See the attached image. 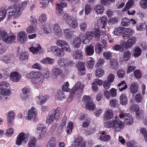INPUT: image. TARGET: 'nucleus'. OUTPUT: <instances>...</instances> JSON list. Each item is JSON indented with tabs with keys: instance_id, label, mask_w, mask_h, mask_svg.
<instances>
[{
	"instance_id": "ea45409f",
	"label": "nucleus",
	"mask_w": 147,
	"mask_h": 147,
	"mask_svg": "<svg viewBox=\"0 0 147 147\" xmlns=\"http://www.w3.org/2000/svg\"><path fill=\"white\" fill-rule=\"evenodd\" d=\"M53 30L55 34L60 35L61 34V30L58 24H56L53 25Z\"/></svg>"
},
{
	"instance_id": "a18cd8bd",
	"label": "nucleus",
	"mask_w": 147,
	"mask_h": 147,
	"mask_svg": "<svg viewBox=\"0 0 147 147\" xmlns=\"http://www.w3.org/2000/svg\"><path fill=\"white\" fill-rule=\"evenodd\" d=\"M99 139L101 141L104 142H107L111 140V137L109 135H100Z\"/></svg>"
},
{
	"instance_id": "e2e57ef3",
	"label": "nucleus",
	"mask_w": 147,
	"mask_h": 147,
	"mask_svg": "<svg viewBox=\"0 0 147 147\" xmlns=\"http://www.w3.org/2000/svg\"><path fill=\"white\" fill-rule=\"evenodd\" d=\"M6 10L3 8L0 9V18H5L6 17Z\"/></svg>"
},
{
	"instance_id": "b1692460",
	"label": "nucleus",
	"mask_w": 147,
	"mask_h": 147,
	"mask_svg": "<svg viewBox=\"0 0 147 147\" xmlns=\"http://www.w3.org/2000/svg\"><path fill=\"white\" fill-rule=\"evenodd\" d=\"M66 21L69 26L73 28H76L78 26V23L75 19H67Z\"/></svg>"
},
{
	"instance_id": "6e6d98bb",
	"label": "nucleus",
	"mask_w": 147,
	"mask_h": 147,
	"mask_svg": "<svg viewBox=\"0 0 147 147\" xmlns=\"http://www.w3.org/2000/svg\"><path fill=\"white\" fill-rule=\"evenodd\" d=\"M16 36L14 34L8 35L7 38V40L6 42L7 43H11L13 42L15 39Z\"/></svg>"
},
{
	"instance_id": "58836bf2",
	"label": "nucleus",
	"mask_w": 147,
	"mask_h": 147,
	"mask_svg": "<svg viewBox=\"0 0 147 147\" xmlns=\"http://www.w3.org/2000/svg\"><path fill=\"white\" fill-rule=\"evenodd\" d=\"M19 56L20 59L22 60H26L28 59V54L27 52H22L20 53Z\"/></svg>"
},
{
	"instance_id": "c756f323",
	"label": "nucleus",
	"mask_w": 147,
	"mask_h": 147,
	"mask_svg": "<svg viewBox=\"0 0 147 147\" xmlns=\"http://www.w3.org/2000/svg\"><path fill=\"white\" fill-rule=\"evenodd\" d=\"M56 12L57 15L59 16H61L63 14V18H71V16L69 13H64L63 10H60L59 11H56Z\"/></svg>"
},
{
	"instance_id": "393cba45",
	"label": "nucleus",
	"mask_w": 147,
	"mask_h": 147,
	"mask_svg": "<svg viewBox=\"0 0 147 147\" xmlns=\"http://www.w3.org/2000/svg\"><path fill=\"white\" fill-rule=\"evenodd\" d=\"M131 53L129 50L125 51L123 53V59L125 61H128L130 58Z\"/></svg>"
},
{
	"instance_id": "f8f14e48",
	"label": "nucleus",
	"mask_w": 147,
	"mask_h": 147,
	"mask_svg": "<svg viewBox=\"0 0 147 147\" xmlns=\"http://www.w3.org/2000/svg\"><path fill=\"white\" fill-rule=\"evenodd\" d=\"M27 35L26 33L24 31H21L18 34V39L19 42L22 43H24L26 41Z\"/></svg>"
},
{
	"instance_id": "8fccbe9b",
	"label": "nucleus",
	"mask_w": 147,
	"mask_h": 147,
	"mask_svg": "<svg viewBox=\"0 0 147 147\" xmlns=\"http://www.w3.org/2000/svg\"><path fill=\"white\" fill-rule=\"evenodd\" d=\"M117 86L119 87V90L120 91H123L127 88V86L125 85L124 81H123L121 83L118 84Z\"/></svg>"
},
{
	"instance_id": "4d7b16f0",
	"label": "nucleus",
	"mask_w": 147,
	"mask_h": 147,
	"mask_svg": "<svg viewBox=\"0 0 147 147\" xmlns=\"http://www.w3.org/2000/svg\"><path fill=\"white\" fill-rule=\"evenodd\" d=\"M112 53L109 51L105 52L103 53V57L107 60L110 59L112 57Z\"/></svg>"
},
{
	"instance_id": "473e14b6",
	"label": "nucleus",
	"mask_w": 147,
	"mask_h": 147,
	"mask_svg": "<svg viewBox=\"0 0 147 147\" xmlns=\"http://www.w3.org/2000/svg\"><path fill=\"white\" fill-rule=\"evenodd\" d=\"M81 42V39L79 37L75 38L73 42L74 47L76 48L80 47Z\"/></svg>"
},
{
	"instance_id": "1a4fd4ad",
	"label": "nucleus",
	"mask_w": 147,
	"mask_h": 147,
	"mask_svg": "<svg viewBox=\"0 0 147 147\" xmlns=\"http://www.w3.org/2000/svg\"><path fill=\"white\" fill-rule=\"evenodd\" d=\"M36 131L38 133L40 134L38 137L39 139L44 137L46 132V127H44L43 125L41 124L38 125Z\"/></svg>"
},
{
	"instance_id": "bf43d9fd",
	"label": "nucleus",
	"mask_w": 147,
	"mask_h": 147,
	"mask_svg": "<svg viewBox=\"0 0 147 147\" xmlns=\"http://www.w3.org/2000/svg\"><path fill=\"white\" fill-rule=\"evenodd\" d=\"M64 44L65 45H64V47L61 49L63 50H64L65 51L68 52H71V48L68 43L66 41V43H64Z\"/></svg>"
},
{
	"instance_id": "79ce46f5",
	"label": "nucleus",
	"mask_w": 147,
	"mask_h": 147,
	"mask_svg": "<svg viewBox=\"0 0 147 147\" xmlns=\"http://www.w3.org/2000/svg\"><path fill=\"white\" fill-rule=\"evenodd\" d=\"M43 80L40 77L37 79H32V82L33 84L37 85L41 84L43 82Z\"/></svg>"
},
{
	"instance_id": "864d4df0",
	"label": "nucleus",
	"mask_w": 147,
	"mask_h": 147,
	"mask_svg": "<svg viewBox=\"0 0 147 147\" xmlns=\"http://www.w3.org/2000/svg\"><path fill=\"white\" fill-rule=\"evenodd\" d=\"M9 84L6 81H2L0 83V89L4 88H10Z\"/></svg>"
},
{
	"instance_id": "bb28decb",
	"label": "nucleus",
	"mask_w": 147,
	"mask_h": 147,
	"mask_svg": "<svg viewBox=\"0 0 147 147\" xmlns=\"http://www.w3.org/2000/svg\"><path fill=\"white\" fill-rule=\"evenodd\" d=\"M141 50L139 47H135L133 51V56L135 58L138 57L141 55Z\"/></svg>"
},
{
	"instance_id": "9d476101",
	"label": "nucleus",
	"mask_w": 147,
	"mask_h": 147,
	"mask_svg": "<svg viewBox=\"0 0 147 147\" xmlns=\"http://www.w3.org/2000/svg\"><path fill=\"white\" fill-rule=\"evenodd\" d=\"M136 38L135 36L129 38L125 42V47L126 49L130 48L136 44Z\"/></svg>"
},
{
	"instance_id": "13d9d810",
	"label": "nucleus",
	"mask_w": 147,
	"mask_h": 147,
	"mask_svg": "<svg viewBox=\"0 0 147 147\" xmlns=\"http://www.w3.org/2000/svg\"><path fill=\"white\" fill-rule=\"evenodd\" d=\"M82 138L80 137H78L75 140L74 145L75 147H78L81 144Z\"/></svg>"
},
{
	"instance_id": "423d86ee",
	"label": "nucleus",
	"mask_w": 147,
	"mask_h": 147,
	"mask_svg": "<svg viewBox=\"0 0 147 147\" xmlns=\"http://www.w3.org/2000/svg\"><path fill=\"white\" fill-rule=\"evenodd\" d=\"M31 24L26 29V32L28 34L34 33L38 30L37 19H32Z\"/></svg>"
},
{
	"instance_id": "c85d7f7f",
	"label": "nucleus",
	"mask_w": 147,
	"mask_h": 147,
	"mask_svg": "<svg viewBox=\"0 0 147 147\" xmlns=\"http://www.w3.org/2000/svg\"><path fill=\"white\" fill-rule=\"evenodd\" d=\"M74 32L71 30L70 29L68 28L64 30V34L66 38L70 39L72 37Z\"/></svg>"
},
{
	"instance_id": "680f3d73",
	"label": "nucleus",
	"mask_w": 147,
	"mask_h": 147,
	"mask_svg": "<svg viewBox=\"0 0 147 147\" xmlns=\"http://www.w3.org/2000/svg\"><path fill=\"white\" fill-rule=\"evenodd\" d=\"M140 133L144 136L145 141L147 142V131L144 128H142L140 129Z\"/></svg>"
},
{
	"instance_id": "69168bd1",
	"label": "nucleus",
	"mask_w": 147,
	"mask_h": 147,
	"mask_svg": "<svg viewBox=\"0 0 147 147\" xmlns=\"http://www.w3.org/2000/svg\"><path fill=\"white\" fill-rule=\"evenodd\" d=\"M110 61L111 67L112 69L115 68L117 66L118 62L115 59H111Z\"/></svg>"
},
{
	"instance_id": "dca6fc26",
	"label": "nucleus",
	"mask_w": 147,
	"mask_h": 147,
	"mask_svg": "<svg viewBox=\"0 0 147 147\" xmlns=\"http://www.w3.org/2000/svg\"><path fill=\"white\" fill-rule=\"evenodd\" d=\"M134 34L133 30L129 28H126L124 32L123 37L124 39H126L133 35Z\"/></svg>"
},
{
	"instance_id": "a878e982",
	"label": "nucleus",
	"mask_w": 147,
	"mask_h": 147,
	"mask_svg": "<svg viewBox=\"0 0 147 147\" xmlns=\"http://www.w3.org/2000/svg\"><path fill=\"white\" fill-rule=\"evenodd\" d=\"M105 120H108L111 119L113 116V114L112 110L109 109L106 111L105 113Z\"/></svg>"
},
{
	"instance_id": "2f4dec72",
	"label": "nucleus",
	"mask_w": 147,
	"mask_h": 147,
	"mask_svg": "<svg viewBox=\"0 0 147 147\" xmlns=\"http://www.w3.org/2000/svg\"><path fill=\"white\" fill-rule=\"evenodd\" d=\"M120 102L122 105H125L127 102V98L124 94H122L120 97Z\"/></svg>"
},
{
	"instance_id": "aec40b11",
	"label": "nucleus",
	"mask_w": 147,
	"mask_h": 147,
	"mask_svg": "<svg viewBox=\"0 0 147 147\" xmlns=\"http://www.w3.org/2000/svg\"><path fill=\"white\" fill-rule=\"evenodd\" d=\"M124 121L125 124L130 125L133 122V118L129 114H127L125 117Z\"/></svg>"
},
{
	"instance_id": "09e8293b",
	"label": "nucleus",
	"mask_w": 147,
	"mask_h": 147,
	"mask_svg": "<svg viewBox=\"0 0 147 147\" xmlns=\"http://www.w3.org/2000/svg\"><path fill=\"white\" fill-rule=\"evenodd\" d=\"M146 26L144 23H140L136 26V30L138 31H142L145 30Z\"/></svg>"
},
{
	"instance_id": "e433bc0d",
	"label": "nucleus",
	"mask_w": 147,
	"mask_h": 147,
	"mask_svg": "<svg viewBox=\"0 0 147 147\" xmlns=\"http://www.w3.org/2000/svg\"><path fill=\"white\" fill-rule=\"evenodd\" d=\"M38 47H30L29 48L30 51L33 54H37L39 51H40L41 49V47L40 45L38 44Z\"/></svg>"
},
{
	"instance_id": "de8ad7c7",
	"label": "nucleus",
	"mask_w": 147,
	"mask_h": 147,
	"mask_svg": "<svg viewBox=\"0 0 147 147\" xmlns=\"http://www.w3.org/2000/svg\"><path fill=\"white\" fill-rule=\"evenodd\" d=\"M61 111V108L59 107H58L56 109L54 114H53L54 115L55 119L56 120L58 119H59Z\"/></svg>"
},
{
	"instance_id": "5fc2aeb1",
	"label": "nucleus",
	"mask_w": 147,
	"mask_h": 147,
	"mask_svg": "<svg viewBox=\"0 0 147 147\" xmlns=\"http://www.w3.org/2000/svg\"><path fill=\"white\" fill-rule=\"evenodd\" d=\"M73 123L72 122H70L68 123L66 129L67 134H69L71 133L73 128Z\"/></svg>"
},
{
	"instance_id": "7ed1b4c3",
	"label": "nucleus",
	"mask_w": 147,
	"mask_h": 147,
	"mask_svg": "<svg viewBox=\"0 0 147 147\" xmlns=\"http://www.w3.org/2000/svg\"><path fill=\"white\" fill-rule=\"evenodd\" d=\"M119 118L117 117H115V119L113 121H109L105 122L104 123L105 127L109 128L111 127H113L115 129L118 128L122 129L124 127V125L119 121Z\"/></svg>"
},
{
	"instance_id": "338daca9",
	"label": "nucleus",
	"mask_w": 147,
	"mask_h": 147,
	"mask_svg": "<svg viewBox=\"0 0 147 147\" xmlns=\"http://www.w3.org/2000/svg\"><path fill=\"white\" fill-rule=\"evenodd\" d=\"M69 86L68 82H67L64 83V84L62 86V91L69 92L70 90V88L68 87Z\"/></svg>"
},
{
	"instance_id": "cd10ccee",
	"label": "nucleus",
	"mask_w": 147,
	"mask_h": 147,
	"mask_svg": "<svg viewBox=\"0 0 147 147\" xmlns=\"http://www.w3.org/2000/svg\"><path fill=\"white\" fill-rule=\"evenodd\" d=\"M137 86V83L135 82L133 83L131 86L130 91L131 93H132L133 96L137 92L138 87Z\"/></svg>"
},
{
	"instance_id": "6e6552de",
	"label": "nucleus",
	"mask_w": 147,
	"mask_h": 147,
	"mask_svg": "<svg viewBox=\"0 0 147 147\" xmlns=\"http://www.w3.org/2000/svg\"><path fill=\"white\" fill-rule=\"evenodd\" d=\"M50 51H51L56 56L62 57L64 55L63 50L56 46L51 47L50 48Z\"/></svg>"
},
{
	"instance_id": "f257e3e1",
	"label": "nucleus",
	"mask_w": 147,
	"mask_h": 147,
	"mask_svg": "<svg viewBox=\"0 0 147 147\" xmlns=\"http://www.w3.org/2000/svg\"><path fill=\"white\" fill-rule=\"evenodd\" d=\"M29 3V1H26L22 2L18 6L16 4L9 6L7 9L8 11V18H18L21 15V11L25 9Z\"/></svg>"
},
{
	"instance_id": "412c9836",
	"label": "nucleus",
	"mask_w": 147,
	"mask_h": 147,
	"mask_svg": "<svg viewBox=\"0 0 147 147\" xmlns=\"http://www.w3.org/2000/svg\"><path fill=\"white\" fill-rule=\"evenodd\" d=\"M78 73L81 75H84L85 74V67L83 63L80 62L78 65Z\"/></svg>"
},
{
	"instance_id": "a19ab883",
	"label": "nucleus",
	"mask_w": 147,
	"mask_h": 147,
	"mask_svg": "<svg viewBox=\"0 0 147 147\" xmlns=\"http://www.w3.org/2000/svg\"><path fill=\"white\" fill-rule=\"evenodd\" d=\"M65 94L64 92L61 90L58 91V93L56 95V98L59 100H62L65 98Z\"/></svg>"
},
{
	"instance_id": "ddd939ff",
	"label": "nucleus",
	"mask_w": 147,
	"mask_h": 147,
	"mask_svg": "<svg viewBox=\"0 0 147 147\" xmlns=\"http://www.w3.org/2000/svg\"><path fill=\"white\" fill-rule=\"evenodd\" d=\"M58 64L63 67H65L70 64L69 60L64 58H60L57 61Z\"/></svg>"
},
{
	"instance_id": "f3484780",
	"label": "nucleus",
	"mask_w": 147,
	"mask_h": 147,
	"mask_svg": "<svg viewBox=\"0 0 147 147\" xmlns=\"http://www.w3.org/2000/svg\"><path fill=\"white\" fill-rule=\"evenodd\" d=\"M25 134L24 133H20L18 136L16 144L18 146H20L22 144V142L25 140Z\"/></svg>"
},
{
	"instance_id": "f03ea898",
	"label": "nucleus",
	"mask_w": 147,
	"mask_h": 147,
	"mask_svg": "<svg viewBox=\"0 0 147 147\" xmlns=\"http://www.w3.org/2000/svg\"><path fill=\"white\" fill-rule=\"evenodd\" d=\"M100 31L99 30L94 32H87L85 36L82 37V42L84 44H86L89 42L92 37L98 39L100 38Z\"/></svg>"
},
{
	"instance_id": "6ab92c4d",
	"label": "nucleus",
	"mask_w": 147,
	"mask_h": 147,
	"mask_svg": "<svg viewBox=\"0 0 147 147\" xmlns=\"http://www.w3.org/2000/svg\"><path fill=\"white\" fill-rule=\"evenodd\" d=\"M73 57L76 59H82L83 58V53L80 50H77L74 52Z\"/></svg>"
},
{
	"instance_id": "3c124183",
	"label": "nucleus",
	"mask_w": 147,
	"mask_h": 147,
	"mask_svg": "<svg viewBox=\"0 0 147 147\" xmlns=\"http://www.w3.org/2000/svg\"><path fill=\"white\" fill-rule=\"evenodd\" d=\"M0 91H1V93L2 94L5 95L9 96L11 94V91L10 90L9 88H4L2 89H0Z\"/></svg>"
},
{
	"instance_id": "4468645a",
	"label": "nucleus",
	"mask_w": 147,
	"mask_h": 147,
	"mask_svg": "<svg viewBox=\"0 0 147 147\" xmlns=\"http://www.w3.org/2000/svg\"><path fill=\"white\" fill-rule=\"evenodd\" d=\"M21 78V75L17 72H14L11 73L10 78L11 80L14 82H18Z\"/></svg>"
},
{
	"instance_id": "4c0bfd02",
	"label": "nucleus",
	"mask_w": 147,
	"mask_h": 147,
	"mask_svg": "<svg viewBox=\"0 0 147 147\" xmlns=\"http://www.w3.org/2000/svg\"><path fill=\"white\" fill-rule=\"evenodd\" d=\"M36 143V139L34 137L31 138L28 142L29 147H35Z\"/></svg>"
},
{
	"instance_id": "0e129e2a",
	"label": "nucleus",
	"mask_w": 147,
	"mask_h": 147,
	"mask_svg": "<svg viewBox=\"0 0 147 147\" xmlns=\"http://www.w3.org/2000/svg\"><path fill=\"white\" fill-rule=\"evenodd\" d=\"M38 98L40 102L41 105L44 104L46 102L47 99L46 96H42V95H40Z\"/></svg>"
},
{
	"instance_id": "7c9ffc66",
	"label": "nucleus",
	"mask_w": 147,
	"mask_h": 147,
	"mask_svg": "<svg viewBox=\"0 0 147 147\" xmlns=\"http://www.w3.org/2000/svg\"><path fill=\"white\" fill-rule=\"evenodd\" d=\"M105 47V46L102 45L100 43L96 45L95 46V51L96 53H97L100 54L101 53L102 51L103 50V48Z\"/></svg>"
},
{
	"instance_id": "f704fd0d",
	"label": "nucleus",
	"mask_w": 147,
	"mask_h": 147,
	"mask_svg": "<svg viewBox=\"0 0 147 147\" xmlns=\"http://www.w3.org/2000/svg\"><path fill=\"white\" fill-rule=\"evenodd\" d=\"M97 23L98 26L104 28L105 25L107 24V19H99Z\"/></svg>"
},
{
	"instance_id": "20e7f679",
	"label": "nucleus",
	"mask_w": 147,
	"mask_h": 147,
	"mask_svg": "<svg viewBox=\"0 0 147 147\" xmlns=\"http://www.w3.org/2000/svg\"><path fill=\"white\" fill-rule=\"evenodd\" d=\"M81 85V82H77L75 85L72 88L70 95L69 97L68 98L67 100L68 102L70 101L73 98L74 94L77 91L78 93H81L84 87V86L82 85V87H80Z\"/></svg>"
},
{
	"instance_id": "9b49d317",
	"label": "nucleus",
	"mask_w": 147,
	"mask_h": 147,
	"mask_svg": "<svg viewBox=\"0 0 147 147\" xmlns=\"http://www.w3.org/2000/svg\"><path fill=\"white\" fill-rule=\"evenodd\" d=\"M15 117V114L14 112L13 111L9 112L7 116V123L9 126H11L13 125Z\"/></svg>"
},
{
	"instance_id": "774afa93",
	"label": "nucleus",
	"mask_w": 147,
	"mask_h": 147,
	"mask_svg": "<svg viewBox=\"0 0 147 147\" xmlns=\"http://www.w3.org/2000/svg\"><path fill=\"white\" fill-rule=\"evenodd\" d=\"M140 6L143 8H147V0H140Z\"/></svg>"
},
{
	"instance_id": "a211bd4d",
	"label": "nucleus",
	"mask_w": 147,
	"mask_h": 147,
	"mask_svg": "<svg viewBox=\"0 0 147 147\" xmlns=\"http://www.w3.org/2000/svg\"><path fill=\"white\" fill-rule=\"evenodd\" d=\"M132 23L133 24L136 23V21L133 19H122L121 20V25L124 26H127L130 24Z\"/></svg>"
},
{
	"instance_id": "c03bdc74",
	"label": "nucleus",
	"mask_w": 147,
	"mask_h": 147,
	"mask_svg": "<svg viewBox=\"0 0 147 147\" xmlns=\"http://www.w3.org/2000/svg\"><path fill=\"white\" fill-rule=\"evenodd\" d=\"M97 69L96 71V76L97 78L100 77L102 76L104 74L103 70L99 67H96Z\"/></svg>"
},
{
	"instance_id": "49530a36",
	"label": "nucleus",
	"mask_w": 147,
	"mask_h": 147,
	"mask_svg": "<svg viewBox=\"0 0 147 147\" xmlns=\"http://www.w3.org/2000/svg\"><path fill=\"white\" fill-rule=\"evenodd\" d=\"M42 62L44 63H46L52 65L54 63V60L53 59L47 57L42 60Z\"/></svg>"
},
{
	"instance_id": "5701e85b",
	"label": "nucleus",
	"mask_w": 147,
	"mask_h": 147,
	"mask_svg": "<svg viewBox=\"0 0 147 147\" xmlns=\"http://www.w3.org/2000/svg\"><path fill=\"white\" fill-rule=\"evenodd\" d=\"M86 53L87 55L91 56L94 53V47L92 46H86L85 47Z\"/></svg>"
},
{
	"instance_id": "39448f33",
	"label": "nucleus",
	"mask_w": 147,
	"mask_h": 147,
	"mask_svg": "<svg viewBox=\"0 0 147 147\" xmlns=\"http://www.w3.org/2000/svg\"><path fill=\"white\" fill-rule=\"evenodd\" d=\"M82 101L86 104V109L91 111H93L95 109V105L92 102L90 96H84L83 97Z\"/></svg>"
},
{
	"instance_id": "2eb2a0df",
	"label": "nucleus",
	"mask_w": 147,
	"mask_h": 147,
	"mask_svg": "<svg viewBox=\"0 0 147 147\" xmlns=\"http://www.w3.org/2000/svg\"><path fill=\"white\" fill-rule=\"evenodd\" d=\"M30 91V89L28 87H25L22 89V94L21 95V97L22 100H26L28 98V94Z\"/></svg>"
},
{
	"instance_id": "0eeeda50",
	"label": "nucleus",
	"mask_w": 147,
	"mask_h": 147,
	"mask_svg": "<svg viewBox=\"0 0 147 147\" xmlns=\"http://www.w3.org/2000/svg\"><path fill=\"white\" fill-rule=\"evenodd\" d=\"M24 115L26 118L30 120L33 117L37 115V112L35 108L32 107L28 113L26 111L24 112Z\"/></svg>"
},
{
	"instance_id": "c9c22d12",
	"label": "nucleus",
	"mask_w": 147,
	"mask_h": 147,
	"mask_svg": "<svg viewBox=\"0 0 147 147\" xmlns=\"http://www.w3.org/2000/svg\"><path fill=\"white\" fill-rule=\"evenodd\" d=\"M0 36L2 38V40L5 42L7 40V38L8 37V35L5 31L1 30L0 31Z\"/></svg>"
},
{
	"instance_id": "72a5a7b5",
	"label": "nucleus",
	"mask_w": 147,
	"mask_h": 147,
	"mask_svg": "<svg viewBox=\"0 0 147 147\" xmlns=\"http://www.w3.org/2000/svg\"><path fill=\"white\" fill-rule=\"evenodd\" d=\"M134 1L133 0H129L127 2L125 7L122 9L123 11H127L128 9L131 8L134 4Z\"/></svg>"
},
{
	"instance_id": "37998d69",
	"label": "nucleus",
	"mask_w": 147,
	"mask_h": 147,
	"mask_svg": "<svg viewBox=\"0 0 147 147\" xmlns=\"http://www.w3.org/2000/svg\"><path fill=\"white\" fill-rule=\"evenodd\" d=\"M144 111L141 110L136 111V117L137 119H140L142 118L144 116Z\"/></svg>"
},
{
	"instance_id": "4be33fe9",
	"label": "nucleus",
	"mask_w": 147,
	"mask_h": 147,
	"mask_svg": "<svg viewBox=\"0 0 147 147\" xmlns=\"http://www.w3.org/2000/svg\"><path fill=\"white\" fill-rule=\"evenodd\" d=\"M94 10L98 14H102L104 10V6L101 4H98L94 7Z\"/></svg>"
},
{
	"instance_id": "052dcab7",
	"label": "nucleus",
	"mask_w": 147,
	"mask_h": 147,
	"mask_svg": "<svg viewBox=\"0 0 147 147\" xmlns=\"http://www.w3.org/2000/svg\"><path fill=\"white\" fill-rule=\"evenodd\" d=\"M52 71L54 75L55 76H57L61 74L62 71L61 70L57 67H55L52 69Z\"/></svg>"
},
{
	"instance_id": "603ef678",
	"label": "nucleus",
	"mask_w": 147,
	"mask_h": 147,
	"mask_svg": "<svg viewBox=\"0 0 147 147\" xmlns=\"http://www.w3.org/2000/svg\"><path fill=\"white\" fill-rule=\"evenodd\" d=\"M123 31V28L122 27L115 28L114 30V33L116 35H119L122 34Z\"/></svg>"
}]
</instances>
